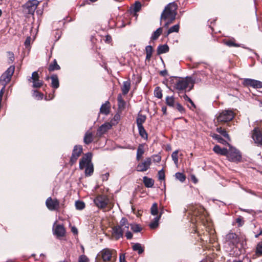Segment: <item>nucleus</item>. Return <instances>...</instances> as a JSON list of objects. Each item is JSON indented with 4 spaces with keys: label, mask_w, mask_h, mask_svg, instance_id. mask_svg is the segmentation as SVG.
Masks as SVG:
<instances>
[{
    "label": "nucleus",
    "mask_w": 262,
    "mask_h": 262,
    "mask_svg": "<svg viewBox=\"0 0 262 262\" xmlns=\"http://www.w3.org/2000/svg\"><path fill=\"white\" fill-rule=\"evenodd\" d=\"M129 229L130 224L125 217H123L120 220L119 224L113 228L112 236L116 240H118L122 237L123 234L125 233L126 237L127 239H131L133 234Z\"/></svg>",
    "instance_id": "obj_1"
},
{
    "label": "nucleus",
    "mask_w": 262,
    "mask_h": 262,
    "mask_svg": "<svg viewBox=\"0 0 262 262\" xmlns=\"http://www.w3.org/2000/svg\"><path fill=\"white\" fill-rule=\"evenodd\" d=\"M177 5L174 3H169L165 7L161 15V21L165 20L166 22L164 26L167 28L176 18L177 14Z\"/></svg>",
    "instance_id": "obj_2"
},
{
    "label": "nucleus",
    "mask_w": 262,
    "mask_h": 262,
    "mask_svg": "<svg viewBox=\"0 0 262 262\" xmlns=\"http://www.w3.org/2000/svg\"><path fill=\"white\" fill-rule=\"evenodd\" d=\"M92 154L87 152L85 154L79 161V169H85L84 173L85 176L90 177L94 172V165L92 162Z\"/></svg>",
    "instance_id": "obj_3"
},
{
    "label": "nucleus",
    "mask_w": 262,
    "mask_h": 262,
    "mask_svg": "<svg viewBox=\"0 0 262 262\" xmlns=\"http://www.w3.org/2000/svg\"><path fill=\"white\" fill-rule=\"evenodd\" d=\"M193 80L191 77L176 79L174 82V88L179 93L186 91L187 88L190 91L193 88Z\"/></svg>",
    "instance_id": "obj_4"
},
{
    "label": "nucleus",
    "mask_w": 262,
    "mask_h": 262,
    "mask_svg": "<svg viewBox=\"0 0 262 262\" xmlns=\"http://www.w3.org/2000/svg\"><path fill=\"white\" fill-rule=\"evenodd\" d=\"M98 257L103 262H115L117 259V253L114 250L105 248L98 253Z\"/></svg>",
    "instance_id": "obj_5"
},
{
    "label": "nucleus",
    "mask_w": 262,
    "mask_h": 262,
    "mask_svg": "<svg viewBox=\"0 0 262 262\" xmlns=\"http://www.w3.org/2000/svg\"><path fill=\"white\" fill-rule=\"evenodd\" d=\"M228 146H229V149L228 150V154L226 156L228 160L235 163L241 162L242 157L240 151L230 144H228Z\"/></svg>",
    "instance_id": "obj_6"
},
{
    "label": "nucleus",
    "mask_w": 262,
    "mask_h": 262,
    "mask_svg": "<svg viewBox=\"0 0 262 262\" xmlns=\"http://www.w3.org/2000/svg\"><path fill=\"white\" fill-rule=\"evenodd\" d=\"M235 116L234 113L230 110L222 111L217 116V122L219 123L228 122L232 120Z\"/></svg>",
    "instance_id": "obj_7"
},
{
    "label": "nucleus",
    "mask_w": 262,
    "mask_h": 262,
    "mask_svg": "<svg viewBox=\"0 0 262 262\" xmlns=\"http://www.w3.org/2000/svg\"><path fill=\"white\" fill-rule=\"evenodd\" d=\"M15 70L14 66H10L1 76L0 83L3 86L6 85L11 80L12 76L13 75Z\"/></svg>",
    "instance_id": "obj_8"
},
{
    "label": "nucleus",
    "mask_w": 262,
    "mask_h": 262,
    "mask_svg": "<svg viewBox=\"0 0 262 262\" xmlns=\"http://www.w3.org/2000/svg\"><path fill=\"white\" fill-rule=\"evenodd\" d=\"M39 2L37 0L29 1L23 6L24 13L33 14Z\"/></svg>",
    "instance_id": "obj_9"
},
{
    "label": "nucleus",
    "mask_w": 262,
    "mask_h": 262,
    "mask_svg": "<svg viewBox=\"0 0 262 262\" xmlns=\"http://www.w3.org/2000/svg\"><path fill=\"white\" fill-rule=\"evenodd\" d=\"M108 202L109 200L107 197L104 195H99L94 200L95 205L99 209L105 208L107 206Z\"/></svg>",
    "instance_id": "obj_10"
},
{
    "label": "nucleus",
    "mask_w": 262,
    "mask_h": 262,
    "mask_svg": "<svg viewBox=\"0 0 262 262\" xmlns=\"http://www.w3.org/2000/svg\"><path fill=\"white\" fill-rule=\"evenodd\" d=\"M83 151V148L81 145H77L74 147L72 156L70 158V163L71 165L75 164L78 158L81 156Z\"/></svg>",
    "instance_id": "obj_11"
},
{
    "label": "nucleus",
    "mask_w": 262,
    "mask_h": 262,
    "mask_svg": "<svg viewBox=\"0 0 262 262\" xmlns=\"http://www.w3.org/2000/svg\"><path fill=\"white\" fill-rule=\"evenodd\" d=\"M59 201L56 198L49 197L46 201V206L50 211H57L59 208Z\"/></svg>",
    "instance_id": "obj_12"
},
{
    "label": "nucleus",
    "mask_w": 262,
    "mask_h": 262,
    "mask_svg": "<svg viewBox=\"0 0 262 262\" xmlns=\"http://www.w3.org/2000/svg\"><path fill=\"white\" fill-rule=\"evenodd\" d=\"M151 164V158L149 157L146 158L143 161L138 164L136 170L139 172L145 171L149 168Z\"/></svg>",
    "instance_id": "obj_13"
},
{
    "label": "nucleus",
    "mask_w": 262,
    "mask_h": 262,
    "mask_svg": "<svg viewBox=\"0 0 262 262\" xmlns=\"http://www.w3.org/2000/svg\"><path fill=\"white\" fill-rule=\"evenodd\" d=\"M252 138L257 145H262V132L259 128L255 127L252 132Z\"/></svg>",
    "instance_id": "obj_14"
},
{
    "label": "nucleus",
    "mask_w": 262,
    "mask_h": 262,
    "mask_svg": "<svg viewBox=\"0 0 262 262\" xmlns=\"http://www.w3.org/2000/svg\"><path fill=\"white\" fill-rule=\"evenodd\" d=\"M243 84L247 86H252L253 88H262V82L252 79H245Z\"/></svg>",
    "instance_id": "obj_15"
},
{
    "label": "nucleus",
    "mask_w": 262,
    "mask_h": 262,
    "mask_svg": "<svg viewBox=\"0 0 262 262\" xmlns=\"http://www.w3.org/2000/svg\"><path fill=\"white\" fill-rule=\"evenodd\" d=\"M32 80L34 88H40L42 85V81L39 79V75L37 72H34L32 74V76L29 79V81Z\"/></svg>",
    "instance_id": "obj_16"
},
{
    "label": "nucleus",
    "mask_w": 262,
    "mask_h": 262,
    "mask_svg": "<svg viewBox=\"0 0 262 262\" xmlns=\"http://www.w3.org/2000/svg\"><path fill=\"white\" fill-rule=\"evenodd\" d=\"M53 231L54 234L58 237L63 236L66 233L64 228L61 225L54 226L53 228Z\"/></svg>",
    "instance_id": "obj_17"
},
{
    "label": "nucleus",
    "mask_w": 262,
    "mask_h": 262,
    "mask_svg": "<svg viewBox=\"0 0 262 262\" xmlns=\"http://www.w3.org/2000/svg\"><path fill=\"white\" fill-rule=\"evenodd\" d=\"M112 125L109 122H106L102 125H101L97 130V135L98 136L100 137L106 132H107L108 130L111 128Z\"/></svg>",
    "instance_id": "obj_18"
},
{
    "label": "nucleus",
    "mask_w": 262,
    "mask_h": 262,
    "mask_svg": "<svg viewBox=\"0 0 262 262\" xmlns=\"http://www.w3.org/2000/svg\"><path fill=\"white\" fill-rule=\"evenodd\" d=\"M228 150L227 148H221L219 145H216L214 146L213 148V150L214 152L218 155H222V156H227V155L228 154Z\"/></svg>",
    "instance_id": "obj_19"
},
{
    "label": "nucleus",
    "mask_w": 262,
    "mask_h": 262,
    "mask_svg": "<svg viewBox=\"0 0 262 262\" xmlns=\"http://www.w3.org/2000/svg\"><path fill=\"white\" fill-rule=\"evenodd\" d=\"M110 112V103L109 101H107L105 103L103 104L100 108V113L105 115H107Z\"/></svg>",
    "instance_id": "obj_20"
},
{
    "label": "nucleus",
    "mask_w": 262,
    "mask_h": 262,
    "mask_svg": "<svg viewBox=\"0 0 262 262\" xmlns=\"http://www.w3.org/2000/svg\"><path fill=\"white\" fill-rule=\"evenodd\" d=\"M130 88V82L129 80L124 81L121 90L123 94L126 95L128 93Z\"/></svg>",
    "instance_id": "obj_21"
},
{
    "label": "nucleus",
    "mask_w": 262,
    "mask_h": 262,
    "mask_svg": "<svg viewBox=\"0 0 262 262\" xmlns=\"http://www.w3.org/2000/svg\"><path fill=\"white\" fill-rule=\"evenodd\" d=\"M143 183L146 187H152L154 184V181L146 176L143 178Z\"/></svg>",
    "instance_id": "obj_22"
},
{
    "label": "nucleus",
    "mask_w": 262,
    "mask_h": 262,
    "mask_svg": "<svg viewBox=\"0 0 262 262\" xmlns=\"http://www.w3.org/2000/svg\"><path fill=\"white\" fill-rule=\"evenodd\" d=\"M162 212L160 213L159 216H156L154 220L149 224V227L151 229H155L159 225V221L161 217Z\"/></svg>",
    "instance_id": "obj_23"
},
{
    "label": "nucleus",
    "mask_w": 262,
    "mask_h": 262,
    "mask_svg": "<svg viewBox=\"0 0 262 262\" xmlns=\"http://www.w3.org/2000/svg\"><path fill=\"white\" fill-rule=\"evenodd\" d=\"M144 152V145L140 144L138 147L137 151L136 159L138 161H139L142 157Z\"/></svg>",
    "instance_id": "obj_24"
},
{
    "label": "nucleus",
    "mask_w": 262,
    "mask_h": 262,
    "mask_svg": "<svg viewBox=\"0 0 262 262\" xmlns=\"http://www.w3.org/2000/svg\"><path fill=\"white\" fill-rule=\"evenodd\" d=\"M169 47L167 45H160L158 47L157 53L160 55L168 52Z\"/></svg>",
    "instance_id": "obj_25"
},
{
    "label": "nucleus",
    "mask_w": 262,
    "mask_h": 262,
    "mask_svg": "<svg viewBox=\"0 0 262 262\" xmlns=\"http://www.w3.org/2000/svg\"><path fill=\"white\" fill-rule=\"evenodd\" d=\"M211 136L213 139L216 140L219 143H221L223 145H228L227 142L222 138L220 135L215 134H211Z\"/></svg>",
    "instance_id": "obj_26"
},
{
    "label": "nucleus",
    "mask_w": 262,
    "mask_h": 262,
    "mask_svg": "<svg viewBox=\"0 0 262 262\" xmlns=\"http://www.w3.org/2000/svg\"><path fill=\"white\" fill-rule=\"evenodd\" d=\"M146 60L149 61L152 56L153 49L151 46H147L145 48Z\"/></svg>",
    "instance_id": "obj_27"
},
{
    "label": "nucleus",
    "mask_w": 262,
    "mask_h": 262,
    "mask_svg": "<svg viewBox=\"0 0 262 262\" xmlns=\"http://www.w3.org/2000/svg\"><path fill=\"white\" fill-rule=\"evenodd\" d=\"M84 142L86 144L91 143L93 141V135L91 132H87L84 137Z\"/></svg>",
    "instance_id": "obj_28"
},
{
    "label": "nucleus",
    "mask_w": 262,
    "mask_h": 262,
    "mask_svg": "<svg viewBox=\"0 0 262 262\" xmlns=\"http://www.w3.org/2000/svg\"><path fill=\"white\" fill-rule=\"evenodd\" d=\"M52 80L51 85L54 89H57L59 87V81L56 75H53L51 77Z\"/></svg>",
    "instance_id": "obj_29"
},
{
    "label": "nucleus",
    "mask_w": 262,
    "mask_h": 262,
    "mask_svg": "<svg viewBox=\"0 0 262 262\" xmlns=\"http://www.w3.org/2000/svg\"><path fill=\"white\" fill-rule=\"evenodd\" d=\"M237 235L234 233H229L226 236V241H230V242L234 244L236 242Z\"/></svg>",
    "instance_id": "obj_30"
},
{
    "label": "nucleus",
    "mask_w": 262,
    "mask_h": 262,
    "mask_svg": "<svg viewBox=\"0 0 262 262\" xmlns=\"http://www.w3.org/2000/svg\"><path fill=\"white\" fill-rule=\"evenodd\" d=\"M60 69L59 66L57 64V62L55 59L54 60L53 62L51 63L48 68V70L50 72L54 71Z\"/></svg>",
    "instance_id": "obj_31"
},
{
    "label": "nucleus",
    "mask_w": 262,
    "mask_h": 262,
    "mask_svg": "<svg viewBox=\"0 0 262 262\" xmlns=\"http://www.w3.org/2000/svg\"><path fill=\"white\" fill-rule=\"evenodd\" d=\"M146 117L144 115L139 114L137 118V125L138 126H143V123L145 121Z\"/></svg>",
    "instance_id": "obj_32"
},
{
    "label": "nucleus",
    "mask_w": 262,
    "mask_h": 262,
    "mask_svg": "<svg viewBox=\"0 0 262 262\" xmlns=\"http://www.w3.org/2000/svg\"><path fill=\"white\" fill-rule=\"evenodd\" d=\"M162 32V29L161 28H159L157 29L152 34L151 37V39L156 40L157 39L159 36L161 35Z\"/></svg>",
    "instance_id": "obj_33"
},
{
    "label": "nucleus",
    "mask_w": 262,
    "mask_h": 262,
    "mask_svg": "<svg viewBox=\"0 0 262 262\" xmlns=\"http://www.w3.org/2000/svg\"><path fill=\"white\" fill-rule=\"evenodd\" d=\"M139 133L140 135L143 138L147 139V134L146 133V130H145L143 126H138Z\"/></svg>",
    "instance_id": "obj_34"
},
{
    "label": "nucleus",
    "mask_w": 262,
    "mask_h": 262,
    "mask_svg": "<svg viewBox=\"0 0 262 262\" xmlns=\"http://www.w3.org/2000/svg\"><path fill=\"white\" fill-rule=\"evenodd\" d=\"M133 249L134 251H138V253L140 254L144 251L143 248L142 247L141 245L139 243H136L133 246Z\"/></svg>",
    "instance_id": "obj_35"
},
{
    "label": "nucleus",
    "mask_w": 262,
    "mask_h": 262,
    "mask_svg": "<svg viewBox=\"0 0 262 262\" xmlns=\"http://www.w3.org/2000/svg\"><path fill=\"white\" fill-rule=\"evenodd\" d=\"M181 97H182L184 100L186 101H188L190 103V104H191V106L187 104V106L190 108H192V107H193V108H195V106L194 104V103L193 102V101L191 100V99L190 98H189L188 97V96L186 95V94H184Z\"/></svg>",
    "instance_id": "obj_36"
},
{
    "label": "nucleus",
    "mask_w": 262,
    "mask_h": 262,
    "mask_svg": "<svg viewBox=\"0 0 262 262\" xmlns=\"http://www.w3.org/2000/svg\"><path fill=\"white\" fill-rule=\"evenodd\" d=\"M130 229L135 232H139L141 230V228L138 224H130Z\"/></svg>",
    "instance_id": "obj_37"
},
{
    "label": "nucleus",
    "mask_w": 262,
    "mask_h": 262,
    "mask_svg": "<svg viewBox=\"0 0 262 262\" xmlns=\"http://www.w3.org/2000/svg\"><path fill=\"white\" fill-rule=\"evenodd\" d=\"M166 102L167 105L169 106H174V99L172 96H167L166 98Z\"/></svg>",
    "instance_id": "obj_38"
},
{
    "label": "nucleus",
    "mask_w": 262,
    "mask_h": 262,
    "mask_svg": "<svg viewBox=\"0 0 262 262\" xmlns=\"http://www.w3.org/2000/svg\"><path fill=\"white\" fill-rule=\"evenodd\" d=\"M178 150H175L172 153L171 158L176 166H178Z\"/></svg>",
    "instance_id": "obj_39"
},
{
    "label": "nucleus",
    "mask_w": 262,
    "mask_h": 262,
    "mask_svg": "<svg viewBox=\"0 0 262 262\" xmlns=\"http://www.w3.org/2000/svg\"><path fill=\"white\" fill-rule=\"evenodd\" d=\"M216 132L221 134L224 137L228 139H229V135L227 134L226 131L224 129L222 128L221 127H217L216 128Z\"/></svg>",
    "instance_id": "obj_40"
},
{
    "label": "nucleus",
    "mask_w": 262,
    "mask_h": 262,
    "mask_svg": "<svg viewBox=\"0 0 262 262\" xmlns=\"http://www.w3.org/2000/svg\"><path fill=\"white\" fill-rule=\"evenodd\" d=\"M151 214L153 215H157L158 213V205L154 203L150 209Z\"/></svg>",
    "instance_id": "obj_41"
},
{
    "label": "nucleus",
    "mask_w": 262,
    "mask_h": 262,
    "mask_svg": "<svg viewBox=\"0 0 262 262\" xmlns=\"http://www.w3.org/2000/svg\"><path fill=\"white\" fill-rule=\"evenodd\" d=\"M179 25L178 24L175 25L172 27H170L167 32V35L173 33V32H178L179 30Z\"/></svg>",
    "instance_id": "obj_42"
},
{
    "label": "nucleus",
    "mask_w": 262,
    "mask_h": 262,
    "mask_svg": "<svg viewBox=\"0 0 262 262\" xmlns=\"http://www.w3.org/2000/svg\"><path fill=\"white\" fill-rule=\"evenodd\" d=\"M75 206L77 209L82 210L85 207V204L82 201H77L75 202Z\"/></svg>",
    "instance_id": "obj_43"
},
{
    "label": "nucleus",
    "mask_w": 262,
    "mask_h": 262,
    "mask_svg": "<svg viewBox=\"0 0 262 262\" xmlns=\"http://www.w3.org/2000/svg\"><path fill=\"white\" fill-rule=\"evenodd\" d=\"M175 176L176 179L179 180L181 182H183L186 179V177L185 175L181 172H177L175 174Z\"/></svg>",
    "instance_id": "obj_44"
},
{
    "label": "nucleus",
    "mask_w": 262,
    "mask_h": 262,
    "mask_svg": "<svg viewBox=\"0 0 262 262\" xmlns=\"http://www.w3.org/2000/svg\"><path fill=\"white\" fill-rule=\"evenodd\" d=\"M33 97L37 100H41L43 98V94L37 91H34L33 93Z\"/></svg>",
    "instance_id": "obj_45"
},
{
    "label": "nucleus",
    "mask_w": 262,
    "mask_h": 262,
    "mask_svg": "<svg viewBox=\"0 0 262 262\" xmlns=\"http://www.w3.org/2000/svg\"><path fill=\"white\" fill-rule=\"evenodd\" d=\"M154 94L155 96L158 98H161L162 97V93L161 90L159 87H157L155 89L154 91Z\"/></svg>",
    "instance_id": "obj_46"
},
{
    "label": "nucleus",
    "mask_w": 262,
    "mask_h": 262,
    "mask_svg": "<svg viewBox=\"0 0 262 262\" xmlns=\"http://www.w3.org/2000/svg\"><path fill=\"white\" fill-rule=\"evenodd\" d=\"M150 158H151V161L152 160L154 162L156 163H159L161 160V157L159 155H154Z\"/></svg>",
    "instance_id": "obj_47"
},
{
    "label": "nucleus",
    "mask_w": 262,
    "mask_h": 262,
    "mask_svg": "<svg viewBox=\"0 0 262 262\" xmlns=\"http://www.w3.org/2000/svg\"><path fill=\"white\" fill-rule=\"evenodd\" d=\"M256 253L258 255H262V242L257 245Z\"/></svg>",
    "instance_id": "obj_48"
},
{
    "label": "nucleus",
    "mask_w": 262,
    "mask_h": 262,
    "mask_svg": "<svg viewBox=\"0 0 262 262\" xmlns=\"http://www.w3.org/2000/svg\"><path fill=\"white\" fill-rule=\"evenodd\" d=\"M141 8V4L140 2L137 1L134 4V11L135 12H137L140 11Z\"/></svg>",
    "instance_id": "obj_49"
},
{
    "label": "nucleus",
    "mask_w": 262,
    "mask_h": 262,
    "mask_svg": "<svg viewBox=\"0 0 262 262\" xmlns=\"http://www.w3.org/2000/svg\"><path fill=\"white\" fill-rule=\"evenodd\" d=\"M225 44L229 47H239L240 45L234 42L232 40H228L225 42Z\"/></svg>",
    "instance_id": "obj_50"
},
{
    "label": "nucleus",
    "mask_w": 262,
    "mask_h": 262,
    "mask_svg": "<svg viewBox=\"0 0 262 262\" xmlns=\"http://www.w3.org/2000/svg\"><path fill=\"white\" fill-rule=\"evenodd\" d=\"M158 177L160 180H164L165 179V173L163 169L158 172Z\"/></svg>",
    "instance_id": "obj_51"
},
{
    "label": "nucleus",
    "mask_w": 262,
    "mask_h": 262,
    "mask_svg": "<svg viewBox=\"0 0 262 262\" xmlns=\"http://www.w3.org/2000/svg\"><path fill=\"white\" fill-rule=\"evenodd\" d=\"M88 258L84 255H81L79 258L78 262H89Z\"/></svg>",
    "instance_id": "obj_52"
},
{
    "label": "nucleus",
    "mask_w": 262,
    "mask_h": 262,
    "mask_svg": "<svg viewBox=\"0 0 262 262\" xmlns=\"http://www.w3.org/2000/svg\"><path fill=\"white\" fill-rule=\"evenodd\" d=\"M118 106L120 107H123L124 105V102L122 100L121 96H120L118 97Z\"/></svg>",
    "instance_id": "obj_53"
},
{
    "label": "nucleus",
    "mask_w": 262,
    "mask_h": 262,
    "mask_svg": "<svg viewBox=\"0 0 262 262\" xmlns=\"http://www.w3.org/2000/svg\"><path fill=\"white\" fill-rule=\"evenodd\" d=\"M176 108L181 113H184L185 111L184 108L183 107V106L180 104L179 103H177L176 104Z\"/></svg>",
    "instance_id": "obj_54"
},
{
    "label": "nucleus",
    "mask_w": 262,
    "mask_h": 262,
    "mask_svg": "<svg viewBox=\"0 0 262 262\" xmlns=\"http://www.w3.org/2000/svg\"><path fill=\"white\" fill-rule=\"evenodd\" d=\"M31 37H28L26 40H25V45L26 46V47H28V46H29L30 43H31Z\"/></svg>",
    "instance_id": "obj_55"
},
{
    "label": "nucleus",
    "mask_w": 262,
    "mask_h": 262,
    "mask_svg": "<svg viewBox=\"0 0 262 262\" xmlns=\"http://www.w3.org/2000/svg\"><path fill=\"white\" fill-rule=\"evenodd\" d=\"M8 54L9 60L11 62H13L14 61V54L12 52H9L8 53Z\"/></svg>",
    "instance_id": "obj_56"
},
{
    "label": "nucleus",
    "mask_w": 262,
    "mask_h": 262,
    "mask_svg": "<svg viewBox=\"0 0 262 262\" xmlns=\"http://www.w3.org/2000/svg\"><path fill=\"white\" fill-rule=\"evenodd\" d=\"M236 223L238 224L239 226H242L244 224V221L241 217H238L236 220Z\"/></svg>",
    "instance_id": "obj_57"
},
{
    "label": "nucleus",
    "mask_w": 262,
    "mask_h": 262,
    "mask_svg": "<svg viewBox=\"0 0 262 262\" xmlns=\"http://www.w3.org/2000/svg\"><path fill=\"white\" fill-rule=\"evenodd\" d=\"M105 42L106 43H110L112 41V37L110 35H107L105 36Z\"/></svg>",
    "instance_id": "obj_58"
},
{
    "label": "nucleus",
    "mask_w": 262,
    "mask_h": 262,
    "mask_svg": "<svg viewBox=\"0 0 262 262\" xmlns=\"http://www.w3.org/2000/svg\"><path fill=\"white\" fill-rule=\"evenodd\" d=\"M120 262H126L125 255L124 254H120Z\"/></svg>",
    "instance_id": "obj_59"
},
{
    "label": "nucleus",
    "mask_w": 262,
    "mask_h": 262,
    "mask_svg": "<svg viewBox=\"0 0 262 262\" xmlns=\"http://www.w3.org/2000/svg\"><path fill=\"white\" fill-rule=\"evenodd\" d=\"M71 231L73 232L74 234H78V230L75 227H72L71 228Z\"/></svg>",
    "instance_id": "obj_60"
},
{
    "label": "nucleus",
    "mask_w": 262,
    "mask_h": 262,
    "mask_svg": "<svg viewBox=\"0 0 262 262\" xmlns=\"http://www.w3.org/2000/svg\"><path fill=\"white\" fill-rule=\"evenodd\" d=\"M54 97V94L52 95V97H50V95H49L48 97H46L45 99L47 100H49L52 99Z\"/></svg>",
    "instance_id": "obj_61"
},
{
    "label": "nucleus",
    "mask_w": 262,
    "mask_h": 262,
    "mask_svg": "<svg viewBox=\"0 0 262 262\" xmlns=\"http://www.w3.org/2000/svg\"><path fill=\"white\" fill-rule=\"evenodd\" d=\"M160 74L162 76H165L167 74V71L166 70L162 71L160 72Z\"/></svg>",
    "instance_id": "obj_62"
},
{
    "label": "nucleus",
    "mask_w": 262,
    "mask_h": 262,
    "mask_svg": "<svg viewBox=\"0 0 262 262\" xmlns=\"http://www.w3.org/2000/svg\"><path fill=\"white\" fill-rule=\"evenodd\" d=\"M262 235V229L260 230V231L258 234L255 235V237L256 238H257L259 235Z\"/></svg>",
    "instance_id": "obj_63"
},
{
    "label": "nucleus",
    "mask_w": 262,
    "mask_h": 262,
    "mask_svg": "<svg viewBox=\"0 0 262 262\" xmlns=\"http://www.w3.org/2000/svg\"><path fill=\"white\" fill-rule=\"evenodd\" d=\"M119 117H120L119 115H115V116H114V119L115 120H119Z\"/></svg>",
    "instance_id": "obj_64"
}]
</instances>
